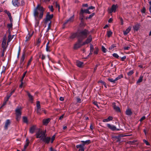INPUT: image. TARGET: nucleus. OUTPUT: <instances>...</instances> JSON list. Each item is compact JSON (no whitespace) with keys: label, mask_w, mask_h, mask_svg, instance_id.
<instances>
[{"label":"nucleus","mask_w":151,"mask_h":151,"mask_svg":"<svg viewBox=\"0 0 151 151\" xmlns=\"http://www.w3.org/2000/svg\"><path fill=\"white\" fill-rule=\"evenodd\" d=\"M87 31L86 30H85L81 32L78 35V41L74 45V49H77L84 45H83V43H81V41L87 37Z\"/></svg>","instance_id":"nucleus-1"},{"label":"nucleus","mask_w":151,"mask_h":151,"mask_svg":"<svg viewBox=\"0 0 151 151\" xmlns=\"http://www.w3.org/2000/svg\"><path fill=\"white\" fill-rule=\"evenodd\" d=\"M45 10V8L41 6L40 4L37 5L34 9L33 12V15L36 19H40L42 18Z\"/></svg>","instance_id":"nucleus-2"},{"label":"nucleus","mask_w":151,"mask_h":151,"mask_svg":"<svg viewBox=\"0 0 151 151\" xmlns=\"http://www.w3.org/2000/svg\"><path fill=\"white\" fill-rule=\"evenodd\" d=\"M53 17V15L52 14H50V13L48 12L47 13L46 17L44 19L45 22L44 26L45 27H47V29L46 31L47 32H48L49 30L50 29L51 24V19Z\"/></svg>","instance_id":"nucleus-3"},{"label":"nucleus","mask_w":151,"mask_h":151,"mask_svg":"<svg viewBox=\"0 0 151 151\" xmlns=\"http://www.w3.org/2000/svg\"><path fill=\"white\" fill-rule=\"evenodd\" d=\"M1 45V47L2 48V50L1 52L2 54L1 56L3 57L8 45V43H6V36H4L3 38V40Z\"/></svg>","instance_id":"nucleus-4"},{"label":"nucleus","mask_w":151,"mask_h":151,"mask_svg":"<svg viewBox=\"0 0 151 151\" xmlns=\"http://www.w3.org/2000/svg\"><path fill=\"white\" fill-rule=\"evenodd\" d=\"M22 108L21 107H17L15 110V113L16 116V119L18 121L21 117Z\"/></svg>","instance_id":"nucleus-5"},{"label":"nucleus","mask_w":151,"mask_h":151,"mask_svg":"<svg viewBox=\"0 0 151 151\" xmlns=\"http://www.w3.org/2000/svg\"><path fill=\"white\" fill-rule=\"evenodd\" d=\"M45 133L44 132L39 131L36 134V137L37 138H41V139H42L45 136Z\"/></svg>","instance_id":"nucleus-6"},{"label":"nucleus","mask_w":151,"mask_h":151,"mask_svg":"<svg viewBox=\"0 0 151 151\" xmlns=\"http://www.w3.org/2000/svg\"><path fill=\"white\" fill-rule=\"evenodd\" d=\"M36 111L38 114L40 115L41 114L42 109H41L40 108V102L39 101H37Z\"/></svg>","instance_id":"nucleus-7"},{"label":"nucleus","mask_w":151,"mask_h":151,"mask_svg":"<svg viewBox=\"0 0 151 151\" xmlns=\"http://www.w3.org/2000/svg\"><path fill=\"white\" fill-rule=\"evenodd\" d=\"M107 126L112 131L114 130H119V129H117L116 128V127L115 126H114L113 125H111L110 124H107Z\"/></svg>","instance_id":"nucleus-8"},{"label":"nucleus","mask_w":151,"mask_h":151,"mask_svg":"<svg viewBox=\"0 0 151 151\" xmlns=\"http://www.w3.org/2000/svg\"><path fill=\"white\" fill-rule=\"evenodd\" d=\"M92 40V37L91 35H89L88 37L87 38L86 41L83 42V45H85L87 44L90 42Z\"/></svg>","instance_id":"nucleus-9"},{"label":"nucleus","mask_w":151,"mask_h":151,"mask_svg":"<svg viewBox=\"0 0 151 151\" xmlns=\"http://www.w3.org/2000/svg\"><path fill=\"white\" fill-rule=\"evenodd\" d=\"M89 9H87L83 10L82 9H81V12L80 13V14L81 15H83V13H86L88 14H90L91 12L89 11Z\"/></svg>","instance_id":"nucleus-10"},{"label":"nucleus","mask_w":151,"mask_h":151,"mask_svg":"<svg viewBox=\"0 0 151 151\" xmlns=\"http://www.w3.org/2000/svg\"><path fill=\"white\" fill-rule=\"evenodd\" d=\"M36 125H33L30 128L29 130V132L31 134L33 133L36 129Z\"/></svg>","instance_id":"nucleus-11"},{"label":"nucleus","mask_w":151,"mask_h":151,"mask_svg":"<svg viewBox=\"0 0 151 151\" xmlns=\"http://www.w3.org/2000/svg\"><path fill=\"white\" fill-rule=\"evenodd\" d=\"M42 140L45 143L48 144L50 140V137H46V136L42 139Z\"/></svg>","instance_id":"nucleus-12"},{"label":"nucleus","mask_w":151,"mask_h":151,"mask_svg":"<svg viewBox=\"0 0 151 151\" xmlns=\"http://www.w3.org/2000/svg\"><path fill=\"white\" fill-rule=\"evenodd\" d=\"M84 145H76V147L77 148H79V151H84Z\"/></svg>","instance_id":"nucleus-13"},{"label":"nucleus","mask_w":151,"mask_h":151,"mask_svg":"<svg viewBox=\"0 0 151 151\" xmlns=\"http://www.w3.org/2000/svg\"><path fill=\"white\" fill-rule=\"evenodd\" d=\"M10 124V121L9 119H7L5 123L4 126V128L5 129L7 130L8 129V126Z\"/></svg>","instance_id":"nucleus-14"},{"label":"nucleus","mask_w":151,"mask_h":151,"mask_svg":"<svg viewBox=\"0 0 151 151\" xmlns=\"http://www.w3.org/2000/svg\"><path fill=\"white\" fill-rule=\"evenodd\" d=\"M12 3L15 6H18L19 5V3L18 0H12Z\"/></svg>","instance_id":"nucleus-15"},{"label":"nucleus","mask_w":151,"mask_h":151,"mask_svg":"<svg viewBox=\"0 0 151 151\" xmlns=\"http://www.w3.org/2000/svg\"><path fill=\"white\" fill-rule=\"evenodd\" d=\"M116 8V6L115 5H113L111 9L109 10V13H111L113 12H115Z\"/></svg>","instance_id":"nucleus-16"},{"label":"nucleus","mask_w":151,"mask_h":151,"mask_svg":"<svg viewBox=\"0 0 151 151\" xmlns=\"http://www.w3.org/2000/svg\"><path fill=\"white\" fill-rule=\"evenodd\" d=\"M132 28L131 26H129L128 28H127L125 31H123L124 34V35L127 34L130 31Z\"/></svg>","instance_id":"nucleus-17"},{"label":"nucleus","mask_w":151,"mask_h":151,"mask_svg":"<svg viewBox=\"0 0 151 151\" xmlns=\"http://www.w3.org/2000/svg\"><path fill=\"white\" fill-rule=\"evenodd\" d=\"M50 118L44 119L43 120V123L44 125H47L50 121Z\"/></svg>","instance_id":"nucleus-18"},{"label":"nucleus","mask_w":151,"mask_h":151,"mask_svg":"<svg viewBox=\"0 0 151 151\" xmlns=\"http://www.w3.org/2000/svg\"><path fill=\"white\" fill-rule=\"evenodd\" d=\"M76 65L79 67H82L83 65V63L82 62L77 61L76 62Z\"/></svg>","instance_id":"nucleus-19"},{"label":"nucleus","mask_w":151,"mask_h":151,"mask_svg":"<svg viewBox=\"0 0 151 151\" xmlns=\"http://www.w3.org/2000/svg\"><path fill=\"white\" fill-rule=\"evenodd\" d=\"M113 119V117L111 116H109L107 119H104L103 120L104 122H107L111 120H112Z\"/></svg>","instance_id":"nucleus-20"},{"label":"nucleus","mask_w":151,"mask_h":151,"mask_svg":"<svg viewBox=\"0 0 151 151\" xmlns=\"http://www.w3.org/2000/svg\"><path fill=\"white\" fill-rule=\"evenodd\" d=\"M132 114L131 110L130 109H127L126 111V114L127 115H130Z\"/></svg>","instance_id":"nucleus-21"},{"label":"nucleus","mask_w":151,"mask_h":151,"mask_svg":"<svg viewBox=\"0 0 151 151\" xmlns=\"http://www.w3.org/2000/svg\"><path fill=\"white\" fill-rule=\"evenodd\" d=\"M114 109L116 111L118 112L120 111V110L118 106H116L115 105H114Z\"/></svg>","instance_id":"nucleus-22"},{"label":"nucleus","mask_w":151,"mask_h":151,"mask_svg":"<svg viewBox=\"0 0 151 151\" xmlns=\"http://www.w3.org/2000/svg\"><path fill=\"white\" fill-rule=\"evenodd\" d=\"M25 57V54L24 53H23L22 55V57L20 59V63H22L23 62Z\"/></svg>","instance_id":"nucleus-23"},{"label":"nucleus","mask_w":151,"mask_h":151,"mask_svg":"<svg viewBox=\"0 0 151 151\" xmlns=\"http://www.w3.org/2000/svg\"><path fill=\"white\" fill-rule=\"evenodd\" d=\"M80 32H81L77 34L75 33L72 35L70 36V38L73 39L75 38L76 36L78 37V35Z\"/></svg>","instance_id":"nucleus-24"},{"label":"nucleus","mask_w":151,"mask_h":151,"mask_svg":"<svg viewBox=\"0 0 151 151\" xmlns=\"http://www.w3.org/2000/svg\"><path fill=\"white\" fill-rule=\"evenodd\" d=\"M13 38V37H12L10 34V33H9V34L8 36V40L7 41L8 43L10 42Z\"/></svg>","instance_id":"nucleus-25"},{"label":"nucleus","mask_w":151,"mask_h":151,"mask_svg":"<svg viewBox=\"0 0 151 151\" xmlns=\"http://www.w3.org/2000/svg\"><path fill=\"white\" fill-rule=\"evenodd\" d=\"M139 27V24H137L135 25L134 27V30L136 31H137Z\"/></svg>","instance_id":"nucleus-26"},{"label":"nucleus","mask_w":151,"mask_h":151,"mask_svg":"<svg viewBox=\"0 0 151 151\" xmlns=\"http://www.w3.org/2000/svg\"><path fill=\"white\" fill-rule=\"evenodd\" d=\"M33 33H32L31 34H28V35H27V36L26 37V38L27 39L26 41H27L32 36V35Z\"/></svg>","instance_id":"nucleus-27"},{"label":"nucleus","mask_w":151,"mask_h":151,"mask_svg":"<svg viewBox=\"0 0 151 151\" xmlns=\"http://www.w3.org/2000/svg\"><path fill=\"white\" fill-rule=\"evenodd\" d=\"M23 122L27 123H28V119L25 116H24L23 117Z\"/></svg>","instance_id":"nucleus-28"},{"label":"nucleus","mask_w":151,"mask_h":151,"mask_svg":"<svg viewBox=\"0 0 151 151\" xmlns=\"http://www.w3.org/2000/svg\"><path fill=\"white\" fill-rule=\"evenodd\" d=\"M74 19V16H72L70 18L68 19L66 23H67L68 22H73V20Z\"/></svg>","instance_id":"nucleus-29"},{"label":"nucleus","mask_w":151,"mask_h":151,"mask_svg":"<svg viewBox=\"0 0 151 151\" xmlns=\"http://www.w3.org/2000/svg\"><path fill=\"white\" fill-rule=\"evenodd\" d=\"M112 34V32L111 31H107V34L108 37H110L111 36Z\"/></svg>","instance_id":"nucleus-30"},{"label":"nucleus","mask_w":151,"mask_h":151,"mask_svg":"<svg viewBox=\"0 0 151 151\" xmlns=\"http://www.w3.org/2000/svg\"><path fill=\"white\" fill-rule=\"evenodd\" d=\"M143 77L142 76H140L139 79L137 81V83H138L141 82L142 81Z\"/></svg>","instance_id":"nucleus-31"},{"label":"nucleus","mask_w":151,"mask_h":151,"mask_svg":"<svg viewBox=\"0 0 151 151\" xmlns=\"http://www.w3.org/2000/svg\"><path fill=\"white\" fill-rule=\"evenodd\" d=\"M11 96V94H7L6 97L5 98V101H7L10 97Z\"/></svg>","instance_id":"nucleus-32"},{"label":"nucleus","mask_w":151,"mask_h":151,"mask_svg":"<svg viewBox=\"0 0 151 151\" xmlns=\"http://www.w3.org/2000/svg\"><path fill=\"white\" fill-rule=\"evenodd\" d=\"M29 143V141L27 139L26 140V142L25 144V145L24 146V149H25L28 146Z\"/></svg>","instance_id":"nucleus-33"},{"label":"nucleus","mask_w":151,"mask_h":151,"mask_svg":"<svg viewBox=\"0 0 151 151\" xmlns=\"http://www.w3.org/2000/svg\"><path fill=\"white\" fill-rule=\"evenodd\" d=\"M122 77H123L122 75H120L119 76L117 77L116 78H115V80H116V81L120 79Z\"/></svg>","instance_id":"nucleus-34"},{"label":"nucleus","mask_w":151,"mask_h":151,"mask_svg":"<svg viewBox=\"0 0 151 151\" xmlns=\"http://www.w3.org/2000/svg\"><path fill=\"white\" fill-rule=\"evenodd\" d=\"M108 80L111 82L113 83H115V82L116 81V80H115V79H113L112 78H108Z\"/></svg>","instance_id":"nucleus-35"},{"label":"nucleus","mask_w":151,"mask_h":151,"mask_svg":"<svg viewBox=\"0 0 151 151\" xmlns=\"http://www.w3.org/2000/svg\"><path fill=\"white\" fill-rule=\"evenodd\" d=\"M50 47L49 45H46V50L47 52H50Z\"/></svg>","instance_id":"nucleus-36"},{"label":"nucleus","mask_w":151,"mask_h":151,"mask_svg":"<svg viewBox=\"0 0 151 151\" xmlns=\"http://www.w3.org/2000/svg\"><path fill=\"white\" fill-rule=\"evenodd\" d=\"M134 73L133 71V70H130L127 73V75L129 76H131Z\"/></svg>","instance_id":"nucleus-37"},{"label":"nucleus","mask_w":151,"mask_h":151,"mask_svg":"<svg viewBox=\"0 0 151 151\" xmlns=\"http://www.w3.org/2000/svg\"><path fill=\"white\" fill-rule=\"evenodd\" d=\"M55 135H53L51 139H50V140L51 143H52L53 141L54 140L55 138Z\"/></svg>","instance_id":"nucleus-38"},{"label":"nucleus","mask_w":151,"mask_h":151,"mask_svg":"<svg viewBox=\"0 0 151 151\" xmlns=\"http://www.w3.org/2000/svg\"><path fill=\"white\" fill-rule=\"evenodd\" d=\"M102 50L103 52L105 53L106 52V51H107L106 49L105 48L104 46H102Z\"/></svg>","instance_id":"nucleus-39"},{"label":"nucleus","mask_w":151,"mask_h":151,"mask_svg":"<svg viewBox=\"0 0 151 151\" xmlns=\"http://www.w3.org/2000/svg\"><path fill=\"white\" fill-rule=\"evenodd\" d=\"M112 55L114 57L116 58H118L119 57V56L116 53H114Z\"/></svg>","instance_id":"nucleus-40"},{"label":"nucleus","mask_w":151,"mask_h":151,"mask_svg":"<svg viewBox=\"0 0 151 151\" xmlns=\"http://www.w3.org/2000/svg\"><path fill=\"white\" fill-rule=\"evenodd\" d=\"M32 58H31L28 61L27 63V68L30 65L31 62L32 61Z\"/></svg>","instance_id":"nucleus-41"},{"label":"nucleus","mask_w":151,"mask_h":151,"mask_svg":"<svg viewBox=\"0 0 151 151\" xmlns=\"http://www.w3.org/2000/svg\"><path fill=\"white\" fill-rule=\"evenodd\" d=\"M28 95L30 100H32L33 99L32 96L29 93H28Z\"/></svg>","instance_id":"nucleus-42"},{"label":"nucleus","mask_w":151,"mask_h":151,"mask_svg":"<svg viewBox=\"0 0 151 151\" xmlns=\"http://www.w3.org/2000/svg\"><path fill=\"white\" fill-rule=\"evenodd\" d=\"M143 140L144 142L146 144V145H150V144H149V142L147 141L146 140L143 139Z\"/></svg>","instance_id":"nucleus-43"},{"label":"nucleus","mask_w":151,"mask_h":151,"mask_svg":"<svg viewBox=\"0 0 151 151\" xmlns=\"http://www.w3.org/2000/svg\"><path fill=\"white\" fill-rule=\"evenodd\" d=\"M12 23L8 24H7V27L9 29H10L12 27Z\"/></svg>","instance_id":"nucleus-44"},{"label":"nucleus","mask_w":151,"mask_h":151,"mask_svg":"<svg viewBox=\"0 0 151 151\" xmlns=\"http://www.w3.org/2000/svg\"><path fill=\"white\" fill-rule=\"evenodd\" d=\"M95 15V13H92L91 15H90L88 17L86 18V19H90L92 17H93L94 15Z\"/></svg>","instance_id":"nucleus-45"},{"label":"nucleus","mask_w":151,"mask_h":151,"mask_svg":"<svg viewBox=\"0 0 151 151\" xmlns=\"http://www.w3.org/2000/svg\"><path fill=\"white\" fill-rule=\"evenodd\" d=\"M55 4L56 7V8H58V10L59 11L60 9V6H59V4L58 3H57V2H56L55 3Z\"/></svg>","instance_id":"nucleus-46"},{"label":"nucleus","mask_w":151,"mask_h":151,"mask_svg":"<svg viewBox=\"0 0 151 151\" xmlns=\"http://www.w3.org/2000/svg\"><path fill=\"white\" fill-rule=\"evenodd\" d=\"M116 46L114 45H113L109 47V49L111 50H113L114 48Z\"/></svg>","instance_id":"nucleus-47"},{"label":"nucleus","mask_w":151,"mask_h":151,"mask_svg":"<svg viewBox=\"0 0 151 151\" xmlns=\"http://www.w3.org/2000/svg\"><path fill=\"white\" fill-rule=\"evenodd\" d=\"M90 143V141L89 140H87L86 141H85V143L84 144H88Z\"/></svg>","instance_id":"nucleus-48"},{"label":"nucleus","mask_w":151,"mask_h":151,"mask_svg":"<svg viewBox=\"0 0 151 151\" xmlns=\"http://www.w3.org/2000/svg\"><path fill=\"white\" fill-rule=\"evenodd\" d=\"M49 8L51 12H53V11L54 9L52 6H49Z\"/></svg>","instance_id":"nucleus-49"},{"label":"nucleus","mask_w":151,"mask_h":151,"mask_svg":"<svg viewBox=\"0 0 151 151\" xmlns=\"http://www.w3.org/2000/svg\"><path fill=\"white\" fill-rule=\"evenodd\" d=\"M145 11L146 9L145 7H143L142 10H141V12L142 13H145Z\"/></svg>","instance_id":"nucleus-50"},{"label":"nucleus","mask_w":151,"mask_h":151,"mask_svg":"<svg viewBox=\"0 0 151 151\" xmlns=\"http://www.w3.org/2000/svg\"><path fill=\"white\" fill-rule=\"evenodd\" d=\"M27 71H26L23 74V76L22 77V81H23V78H24V77L25 76V75H26V74L27 73Z\"/></svg>","instance_id":"nucleus-51"},{"label":"nucleus","mask_w":151,"mask_h":151,"mask_svg":"<svg viewBox=\"0 0 151 151\" xmlns=\"http://www.w3.org/2000/svg\"><path fill=\"white\" fill-rule=\"evenodd\" d=\"M145 118L146 117L145 116H143L140 119V121L141 122H142L143 120H144L145 119Z\"/></svg>","instance_id":"nucleus-52"},{"label":"nucleus","mask_w":151,"mask_h":151,"mask_svg":"<svg viewBox=\"0 0 151 151\" xmlns=\"http://www.w3.org/2000/svg\"><path fill=\"white\" fill-rule=\"evenodd\" d=\"M129 48H130V46H128L127 47H124V50H128Z\"/></svg>","instance_id":"nucleus-53"},{"label":"nucleus","mask_w":151,"mask_h":151,"mask_svg":"<svg viewBox=\"0 0 151 151\" xmlns=\"http://www.w3.org/2000/svg\"><path fill=\"white\" fill-rule=\"evenodd\" d=\"M45 55H44V54H42V58H41L42 59V60H44L45 59Z\"/></svg>","instance_id":"nucleus-54"},{"label":"nucleus","mask_w":151,"mask_h":151,"mask_svg":"<svg viewBox=\"0 0 151 151\" xmlns=\"http://www.w3.org/2000/svg\"><path fill=\"white\" fill-rule=\"evenodd\" d=\"M126 58V56H124L121 58V60L122 61H124V60Z\"/></svg>","instance_id":"nucleus-55"},{"label":"nucleus","mask_w":151,"mask_h":151,"mask_svg":"<svg viewBox=\"0 0 151 151\" xmlns=\"http://www.w3.org/2000/svg\"><path fill=\"white\" fill-rule=\"evenodd\" d=\"M77 101L78 102L80 103L81 102V100L79 98H77Z\"/></svg>","instance_id":"nucleus-56"},{"label":"nucleus","mask_w":151,"mask_h":151,"mask_svg":"<svg viewBox=\"0 0 151 151\" xmlns=\"http://www.w3.org/2000/svg\"><path fill=\"white\" fill-rule=\"evenodd\" d=\"M88 9L89 10L90 9H95V7L93 6H91L90 7H89Z\"/></svg>","instance_id":"nucleus-57"},{"label":"nucleus","mask_w":151,"mask_h":151,"mask_svg":"<svg viewBox=\"0 0 151 151\" xmlns=\"http://www.w3.org/2000/svg\"><path fill=\"white\" fill-rule=\"evenodd\" d=\"M43 112L45 114H46V111H45V110L43 108H42V111L41 112Z\"/></svg>","instance_id":"nucleus-58"},{"label":"nucleus","mask_w":151,"mask_h":151,"mask_svg":"<svg viewBox=\"0 0 151 151\" xmlns=\"http://www.w3.org/2000/svg\"><path fill=\"white\" fill-rule=\"evenodd\" d=\"M7 101H5L4 102V103H3L2 105L1 106V108H2L3 106H4L6 104Z\"/></svg>","instance_id":"nucleus-59"},{"label":"nucleus","mask_w":151,"mask_h":151,"mask_svg":"<svg viewBox=\"0 0 151 151\" xmlns=\"http://www.w3.org/2000/svg\"><path fill=\"white\" fill-rule=\"evenodd\" d=\"M50 151H56V150L51 147L50 148Z\"/></svg>","instance_id":"nucleus-60"},{"label":"nucleus","mask_w":151,"mask_h":151,"mask_svg":"<svg viewBox=\"0 0 151 151\" xmlns=\"http://www.w3.org/2000/svg\"><path fill=\"white\" fill-rule=\"evenodd\" d=\"M120 21H121V24L122 25H123V19L122 18H120Z\"/></svg>","instance_id":"nucleus-61"},{"label":"nucleus","mask_w":151,"mask_h":151,"mask_svg":"<svg viewBox=\"0 0 151 151\" xmlns=\"http://www.w3.org/2000/svg\"><path fill=\"white\" fill-rule=\"evenodd\" d=\"M112 21H113V19L111 18L109 19V20L108 22L109 23H111V22H112Z\"/></svg>","instance_id":"nucleus-62"},{"label":"nucleus","mask_w":151,"mask_h":151,"mask_svg":"<svg viewBox=\"0 0 151 151\" xmlns=\"http://www.w3.org/2000/svg\"><path fill=\"white\" fill-rule=\"evenodd\" d=\"M98 49H96L94 51V53L95 54H97L98 53Z\"/></svg>","instance_id":"nucleus-63"},{"label":"nucleus","mask_w":151,"mask_h":151,"mask_svg":"<svg viewBox=\"0 0 151 151\" xmlns=\"http://www.w3.org/2000/svg\"><path fill=\"white\" fill-rule=\"evenodd\" d=\"M24 4V2L23 0L21 1V4L22 5H23Z\"/></svg>","instance_id":"nucleus-64"}]
</instances>
